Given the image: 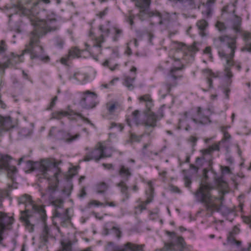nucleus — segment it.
Wrapping results in <instances>:
<instances>
[{
	"instance_id": "1a4fd4ad",
	"label": "nucleus",
	"mask_w": 251,
	"mask_h": 251,
	"mask_svg": "<svg viewBox=\"0 0 251 251\" xmlns=\"http://www.w3.org/2000/svg\"><path fill=\"white\" fill-rule=\"evenodd\" d=\"M83 94L84 96L79 102L81 106L88 109L94 108L97 105V95L90 91H85Z\"/></svg>"
},
{
	"instance_id": "a18cd8bd",
	"label": "nucleus",
	"mask_w": 251,
	"mask_h": 251,
	"mask_svg": "<svg viewBox=\"0 0 251 251\" xmlns=\"http://www.w3.org/2000/svg\"><path fill=\"white\" fill-rule=\"evenodd\" d=\"M215 26L218 30L220 32H223L225 31L226 28L225 24L220 21L217 22Z\"/></svg>"
},
{
	"instance_id": "6e6d98bb",
	"label": "nucleus",
	"mask_w": 251,
	"mask_h": 251,
	"mask_svg": "<svg viewBox=\"0 0 251 251\" xmlns=\"http://www.w3.org/2000/svg\"><path fill=\"white\" fill-rule=\"evenodd\" d=\"M184 181L185 187L190 188L192 183L191 178L189 176H185L184 177Z\"/></svg>"
},
{
	"instance_id": "5701e85b",
	"label": "nucleus",
	"mask_w": 251,
	"mask_h": 251,
	"mask_svg": "<svg viewBox=\"0 0 251 251\" xmlns=\"http://www.w3.org/2000/svg\"><path fill=\"white\" fill-rule=\"evenodd\" d=\"M144 247V244L138 245L130 242H127L122 246L126 251H143Z\"/></svg>"
},
{
	"instance_id": "3c124183",
	"label": "nucleus",
	"mask_w": 251,
	"mask_h": 251,
	"mask_svg": "<svg viewBox=\"0 0 251 251\" xmlns=\"http://www.w3.org/2000/svg\"><path fill=\"white\" fill-rule=\"evenodd\" d=\"M115 35L113 37V40L114 41H117L118 40L119 36L122 34L123 31L120 29L115 28Z\"/></svg>"
},
{
	"instance_id": "4c0bfd02",
	"label": "nucleus",
	"mask_w": 251,
	"mask_h": 251,
	"mask_svg": "<svg viewBox=\"0 0 251 251\" xmlns=\"http://www.w3.org/2000/svg\"><path fill=\"white\" fill-rule=\"evenodd\" d=\"M235 236L229 233L227 238V243L230 245H236L237 246H240L241 242L237 241Z\"/></svg>"
},
{
	"instance_id": "09e8293b",
	"label": "nucleus",
	"mask_w": 251,
	"mask_h": 251,
	"mask_svg": "<svg viewBox=\"0 0 251 251\" xmlns=\"http://www.w3.org/2000/svg\"><path fill=\"white\" fill-rule=\"evenodd\" d=\"M24 53L23 52V54ZM23 54H22L21 56H22ZM20 56L19 55H14V54L12 53L11 54V56L10 57L11 60H12V64L13 66L16 65L17 63H19L20 61Z\"/></svg>"
},
{
	"instance_id": "c756f323",
	"label": "nucleus",
	"mask_w": 251,
	"mask_h": 251,
	"mask_svg": "<svg viewBox=\"0 0 251 251\" xmlns=\"http://www.w3.org/2000/svg\"><path fill=\"white\" fill-rule=\"evenodd\" d=\"M135 76L131 77L129 76H126L125 77V81L124 85L126 86L129 90H132L134 88L133 83L135 80Z\"/></svg>"
},
{
	"instance_id": "423d86ee",
	"label": "nucleus",
	"mask_w": 251,
	"mask_h": 251,
	"mask_svg": "<svg viewBox=\"0 0 251 251\" xmlns=\"http://www.w3.org/2000/svg\"><path fill=\"white\" fill-rule=\"evenodd\" d=\"M26 163L27 166L29 167V169L31 171H34L36 168H38L45 178L48 177L47 174L48 171H50L51 169H56V165L47 160H43L40 163H35L31 161H28L26 162Z\"/></svg>"
},
{
	"instance_id": "dca6fc26",
	"label": "nucleus",
	"mask_w": 251,
	"mask_h": 251,
	"mask_svg": "<svg viewBox=\"0 0 251 251\" xmlns=\"http://www.w3.org/2000/svg\"><path fill=\"white\" fill-rule=\"evenodd\" d=\"M77 116L82 119H83L84 121L86 122L87 123L90 124L91 126H94V124L91 122V121L86 118H85L83 116V115L79 113L75 112L72 110L69 111H58L55 112L52 114V118L54 119H60L62 116Z\"/></svg>"
},
{
	"instance_id": "9d476101",
	"label": "nucleus",
	"mask_w": 251,
	"mask_h": 251,
	"mask_svg": "<svg viewBox=\"0 0 251 251\" xmlns=\"http://www.w3.org/2000/svg\"><path fill=\"white\" fill-rule=\"evenodd\" d=\"M109 157H111V153H105L102 150V145L100 144L98 147L86 154L84 160L88 161L94 159L97 161L101 158Z\"/></svg>"
},
{
	"instance_id": "6e6552de",
	"label": "nucleus",
	"mask_w": 251,
	"mask_h": 251,
	"mask_svg": "<svg viewBox=\"0 0 251 251\" xmlns=\"http://www.w3.org/2000/svg\"><path fill=\"white\" fill-rule=\"evenodd\" d=\"M12 157L8 155H0V170H4L7 172V176L13 180V175L17 172L15 166L11 165Z\"/></svg>"
},
{
	"instance_id": "f8f14e48",
	"label": "nucleus",
	"mask_w": 251,
	"mask_h": 251,
	"mask_svg": "<svg viewBox=\"0 0 251 251\" xmlns=\"http://www.w3.org/2000/svg\"><path fill=\"white\" fill-rule=\"evenodd\" d=\"M58 172L60 171L59 169L57 168ZM59 172H55L53 173V176L54 177L55 182L51 183L50 182L49 184V186H48L46 192L44 193H42V197H47L48 200L50 201H52L53 199H54V195L55 193L57 190L58 187V175Z\"/></svg>"
},
{
	"instance_id": "f257e3e1",
	"label": "nucleus",
	"mask_w": 251,
	"mask_h": 251,
	"mask_svg": "<svg viewBox=\"0 0 251 251\" xmlns=\"http://www.w3.org/2000/svg\"><path fill=\"white\" fill-rule=\"evenodd\" d=\"M54 19L49 21V23L41 22L38 23V27L33 29L28 34L29 43L26 45L24 53H28L31 59H38L47 62L50 60V57L44 53V50L40 44V38L48 32L55 31L59 29V25L55 24Z\"/></svg>"
},
{
	"instance_id": "8fccbe9b",
	"label": "nucleus",
	"mask_w": 251,
	"mask_h": 251,
	"mask_svg": "<svg viewBox=\"0 0 251 251\" xmlns=\"http://www.w3.org/2000/svg\"><path fill=\"white\" fill-rule=\"evenodd\" d=\"M111 229L113 231L114 233L118 239H120L121 238L122 233L119 228L114 226L112 227Z\"/></svg>"
},
{
	"instance_id": "79ce46f5",
	"label": "nucleus",
	"mask_w": 251,
	"mask_h": 251,
	"mask_svg": "<svg viewBox=\"0 0 251 251\" xmlns=\"http://www.w3.org/2000/svg\"><path fill=\"white\" fill-rule=\"evenodd\" d=\"M139 111L138 110L134 111L131 114L132 120L136 124H138L139 122Z\"/></svg>"
},
{
	"instance_id": "20e7f679",
	"label": "nucleus",
	"mask_w": 251,
	"mask_h": 251,
	"mask_svg": "<svg viewBox=\"0 0 251 251\" xmlns=\"http://www.w3.org/2000/svg\"><path fill=\"white\" fill-rule=\"evenodd\" d=\"M214 189V186L209 183L201 184L194 194L198 202L204 204L207 211L212 213L220 210L222 205V201L224 200V193L222 192V196L217 197L212 196L210 191Z\"/></svg>"
},
{
	"instance_id": "13d9d810",
	"label": "nucleus",
	"mask_w": 251,
	"mask_h": 251,
	"mask_svg": "<svg viewBox=\"0 0 251 251\" xmlns=\"http://www.w3.org/2000/svg\"><path fill=\"white\" fill-rule=\"evenodd\" d=\"M89 206L95 205V206H102L103 204L100 202H99L96 200H93L89 202Z\"/></svg>"
},
{
	"instance_id": "a211bd4d",
	"label": "nucleus",
	"mask_w": 251,
	"mask_h": 251,
	"mask_svg": "<svg viewBox=\"0 0 251 251\" xmlns=\"http://www.w3.org/2000/svg\"><path fill=\"white\" fill-rule=\"evenodd\" d=\"M7 50V46L3 40H1L0 43V54L4 53ZM13 66L12 60L10 58H8L7 60L2 63H0V70L2 71V73H4V70L7 68Z\"/></svg>"
},
{
	"instance_id": "58836bf2",
	"label": "nucleus",
	"mask_w": 251,
	"mask_h": 251,
	"mask_svg": "<svg viewBox=\"0 0 251 251\" xmlns=\"http://www.w3.org/2000/svg\"><path fill=\"white\" fill-rule=\"evenodd\" d=\"M203 72L205 73H206L209 77H208L207 78V83L209 85V87L210 88H212V77H216V75H215L212 73L210 70H208V69H205L204 70H203Z\"/></svg>"
},
{
	"instance_id": "c9c22d12",
	"label": "nucleus",
	"mask_w": 251,
	"mask_h": 251,
	"mask_svg": "<svg viewBox=\"0 0 251 251\" xmlns=\"http://www.w3.org/2000/svg\"><path fill=\"white\" fill-rule=\"evenodd\" d=\"M108 188V185L104 182H100L97 185V190L98 193H104Z\"/></svg>"
},
{
	"instance_id": "f3484780",
	"label": "nucleus",
	"mask_w": 251,
	"mask_h": 251,
	"mask_svg": "<svg viewBox=\"0 0 251 251\" xmlns=\"http://www.w3.org/2000/svg\"><path fill=\"white\" fill-rule=\"evenodd\" d=\"M13 222V219L12 217L8 216L4 212H0V228L9 229Z\"/></svg>"
},
{
	"instance_id": "a878e982",
	"label": "nucleus",
	"mask_w": 251,
	"mask_h": 251,
	"mask_svg": "<svg viewBox=\"0 0 251 251\" xmlns=\"http://www.w3.org/2000/svg\"><path fill=\"white\" fill-rule=\"evenodd\" d=\"M49 234L50 228L46 225H45L40 237L41 242L44 245H46V243L48 242Z\"/></svg>"
},
{
	"instance_id": "ddd939ff",
	"label": "nucleus",
	"mask_w": 251,
	"mask_h": 251,
	"mask_svg": "<svg viewBox=\"0 0 251 251\" xmlns=\"http://www.w3.org/2000/svg\"><path fill=\"white\" fill-rule=\"evenodd\" d=\"M184 246V239L182 237H178L175 243H165L161 251H183Z\"/></svg>"
},
{
	"instance_id": "49530a36",
	"label": "nucleus",
	"mask_w": 251,
	"mask_h": 251,
	"mask_svg": "<svg viewBox=\"0 0 251 251\" xmlns=\"http://www.w3.org/2000/svg\"><path fill=\"white\" fill-rule=\"evenodd\" d=\"M192 8H195L201 2V0H185Z\"/></svg>"
},
{
	"instance_id": "338daca9",
	"label": "nucleus",
	"mask_w": 251,
	"mask_h": 251,
	"mask_svg": "<svg viewBox=\"0 0 251 251\" xmlns=\"http://www.w3.org/2000/svg\"><path fill=\"white\" fill-rule=\"evenodd\" d=\"M125 53L128 55H130L132 53V50L130 47H129V43H127V47L125 51Z\"/></svg>"
},
{
	"instance_id": "bf43d9fd",
	"label": "nucleus",
	"mask_w": 251,
	"mask_h": 251,
	"mask_svg": "<svg viewBox=\"0 0 251 251\" xmlns=\"http://www.w3.org/2000/svg\"><path fill=\"white\" fill-rule=\"evenodd\" d=\"M57 100V97L55 96L52 99L50 103V105L49 107L47 108V110H50L51 108L55 105V102Z\"/></svg>"
},
{
	"instance_id": "9b49d317",
	"label": "nucleus",
	"mask_w": 251,
	"mask_h": 251,
	"mask_svg": "<svg viewBox=\"0 0 251 251\" xmlns=\"http://www.w3.org/2000/svg\"><path fill=\"white\" fill-rule=\"evenodd\" d=\"M63 212H60L58 210H54L53 213V221L54 224L55 220H58L62 226H66L71 223V216L69 215V208L64 209Z\"/></svg>"
},
{
	"instance_id": "e2e57ef3",
	"label": "nucleus",
	"mask_w": 251,
	"mask_h": 251,
	"mask_svg": "<svg viewBox=\"0 0 251 251\" xmlns=\"http://www.w3.org/2000/svg\"><path fill=\"white\" fill-rule=\"evenodd\" d=\"M222 173L224 174H230L231 171L230 168L227 166L223 167L222 166Z\"/></svg>"
},
{
	"instance_id": "603ef678",
	"label": "nucleus",
	"mask_w": 251,
	"mask_h": 251,
	"mask_svg": "<svg viewBox=\"0 0 251 251\" xmlns=\"http://www.w3.org/2000/svg\"><path fill=\"white\" fill-rule=\"evenodd\" d=\"M54 42L56 47L60 49H62L63 48L64 43L63 39L57 37L55 39Z\"/></svg>"
},
{
	"instance_id": "052dcab7",
	"label": "nucleus",
	"mask_w": 251,
	"mask_h": 251,
	"mask_svg": "<svg viewBox=\"0 0 251 251\" xmlns=\"http://www.w3.org/2000/svg\"><path fill=\"white\" fill-rule=\"evenodd\" d=\"M220 144H219V142L217 144H215L210 146L212 151H220Z\"/></svg>"
},
{
	"instance_id": "412c9836",
	"label": "nucleus",
	"mask_w": 251,
	"mask_h": 251,
	"mask_svg": "<svg viewBox=\"0 0 251 251\" xmlns=\"http://www.w3.org/2000/svg\"><path fill=\"white\" fill-rule=\"evenodd\" d=\"M100 29L102 34L99 37L96 38L94 47L99 48V51H101V44L105 41L104 36H108L110 33V29L109 28L104 29L102 25H100Z\"/></svg>"
},
{
	"instance_id": "a19ab883",
	"label": "nucleus",
	"mask_w": 251,
	"mask_h": 251,
	"mask_svg": "<svg viewBox=\"0 0 251 251\" xmlns=\"http://www.w3.org/2000/svg\"><path fill=\"white\" fill-rule=\"evenodd\" d=\"M31 133V129L28 127H23L20 129L19 133L22 136H27Z\"/></svg>"
},
{
	"instance_id": "ea45409f",
	"label": "nucleus",
	"mask_w": 251,
	"mask_h": 251,
	"mask_svg": "<svg viewBox=\"0 0 251 251\" xmlns=\"http://www.w3.org/2000/svg\"><path fill=\"white\" fill-rule=\"evenodd\" d=\"M244 37L246 39H251V34L248 32L244 33ZM242 51H248L251 52V43L247 44L246 47L242 49Z\"/></svg>"
},
{
	"instance_id": "393cba45",
	"label": "nucleus",
	"mask_w": 251,
	"mask_h": 251,
	"mask_svg": "<svg viewBox=\"0 0 251 251\" xmlns=\"http://www.w3.org/2000/svg\"><path fill=\"white\" fill-rule=\"evenodd\" d=\"M63 139L65 142L70 143L75 141L80 137L79 133H76L75 135H73L69 132H63Z\"/></svg>"
},
{
	"instance_id": "0eeeda50",
	"label": "nucleus",
	"mask_w": 251,
	"mask_h": 251,
	"mask_svg": "<svg viewBox=\"0 0 251 251\" xmlns=\"http://www.w3.org/2000/svg\"><path fill=\"white\" fill-rule=\"evenodd\" d=\"M40 3V1H38L36 3H34L33 6L30 9H25L24 10V13L29 16V18L30 19V21L31 24L34 26L35 28L34 29L38 28V23L41 22H44L45 23H49V21H50L52 19H54L56 21V23L55 24L57 25H59L57 22V20L55 18H50L47 17L46 20H40L37 17L38 14L39 13V4Z\"/></svg>"
},
{
	"instance_id": "0e129e2a",
	"label": "nucleus",
	"mask_w": 251,
	"mask_h": 251,
	"mask_svg": "<svg viewBox=\"0 0 251 251\" xmlns=\"http://www.w3.org/2000/svg\"><path fill=\"white\" fill-rule=\"evenodd\" d=\"M212 152L210 147L202 150V153L203 155L210 154Z\"/></svg>"
},
{
	"instance_id": "c85d7f7f",
	"label": "nucleus",
	"mask_w": 251,
	"mask_h": 251,
	"mask_svg": "<svg viewBox=\"0 0 251 251\" xmlns=\"http://www.w3.org/2000/svg\"><path fill=\"white\" fill-rule=\"evenodd\" d=\"M182 69V67H173L170 70V75L175 80L181 78L182 76L179 74V72Z\"/></svg>"
},
{
	"instance_id": "7ed1b4c3",
	"label": "nucleus",
	"mask_w": 251,
	"mask_h": 251,
	"mask_svg": "<svg viewBox=\"0 0 251 251\" xmlns=\"http://www.w3.org/2000/svg\"><path fill=\"white\" fill-rule=\"evenodd\" d=\"M19 204H24L25 205V211L21 212L20 219L23 223L26 229L29 232L34 230V223L33 221V216L29 213V210H32L36 215H38L44 221L46 217V211L43 206H39L33 203L31 197L25 194L18 199Z\"/></svg>"
},
{
	"instance_id": "f03ea898",
	"label": "nucleus",
	"mask_w": 251,
	"mask_h": 251,
	"mask_svg": "<svg viewBox=\"0 0 251 251\" xmlns=\"http://www.w3.org/2000/svg\"><path fill=\"white\" fill-rule=\"evenodd\" d=\"M214 46L218 48L221 47V44L226 43V47L224 50L218 51V54L221 59L225 60V75L227 78H231L233 75L230 71L231 67L234 65L233 58L234 56L236 47V37H232L227 35L220 36L213 39Z\"/></svg>"
},
{
	"instance_id": "37998d69",
	"label": "nucleus",
	"mask_w": 251,
	"mask_h": 251,
	"mask_svg": "<svg viewBox=\"0 0 251 251\" xmlns=\"http://www.w3.org/2000/svg\"><path fill=\"white\" fill-rule=\"evenodd\" d=\"M141 137L137 136L134 133H131L129 139L127 141L128 143H133L135 142H139L141 140Z\"/></svg>"
},
{
	"instance_id": "e433bc0d",
	"label": "nucleus",
	"mask_w": 251,
	"mask_h": 251,
	"mask_svg": "<svg viewBox=\"0 0 251 251\" xmlns=\"http://www.w3.org/2000/svg\"><path fill=\"white\" fill-rule=\"evenodd\" d=\"M221 131L223 132L224 134V137L222 138V139L219 142V144H221L224 142L227 141L229 140L231 138L230 134L227 131L226 127H221Z\"/></svg>"
},
{
	"instance_id": "4468645a",
	"label": "nucleus",
	"mask_w": 251,
	"mask_h": 251,
	"mask_svg": "<svg viewBox=\"0 0 251 251\" xmlns=\"http://www.w3.org/2000/svg\"><path fill=\"white\" fill-rule=\"evenodd\" d=\"M14 127L12 119L9 116L4 117L0 115V142L4 133L10 131Z\"/></svg>"
},
{
	"instance_id": "680f3d73",
	"label": "nucleus",
	"mask_w": 251,
	"mask_h": 251,
	"mask_svg": "<svg viewBox=\"0 0 251 251\" xmlns=\"http://www.w3.org/2000/svg\"><path fill=\"white\" fill-rule=\"evenodd\" d=\"M239 231H240V229L238 227H237V226H235L232 230L229 232V234H231V235H233L234 236H235L236 235H237V234H238L239 233Z\"/></svg>"
},
{
	"instance_id": "774afa93",
	"label": "nucleus",
	"mask_w": 251,
	"mask_h": 251,
	"mask_svg": "<svg viewBox=\"0 0 251 251\" xmlns=\"http://www.w3.org/2000/svg\"><path fill=\"white\" fill-rule=\"evenodd\" d=\"M112 251H126L123 248L120 246H114Z\"/></svg>"
},
{
	"instance_id": "2f4dec72",
	"label": "nucleus",
	"mask_w": 251,
	"mask_h": 251,
	"mask_svg": "<svg viewBox=\"0 0 251 251\" xmlns=\"http://www.w3.org/2000/svg\"><path fill=\"white\" fill-rule=\"evenodd\" d=\"M202 5L204 8V9L202 11V15L205 18L210 17L212 16L213 10L212 5H210L208 3H203Z\"/></svg>"
},
{
	"instance_id": "72a5a7b5",
	"label": "nucleus",
	"mask_w": 251,
	"mask_h": 251,
	"mask_svg": "<svg viewBox=\"0 0 251 251\" xmlns=\"http://www.w3.org/2000/svg\"><path fill=\"white\" fill-rule=\"evenodd\" d=\"M61 247L58 249V251H72V244L71 242L68 241L65 242L62 241L61 242Z\"/></svg>"
},
{
	"instance_id": "f704fd0d",
	"label": "nucleus",
	"mask_w": 251,
	"mask_h": 251,
	"mask_svg": "<svg viewBox=\"0 0 251 251\" xmlns=\"http://www.w3.org/2000/svg\"><path fill=\"white\" fill-rule=\"evenodd\" d=\"M119 107V104L117 102H109L106 104V109L110 114H113Z\"/></svg>"
},
{
	"instance_id": "2eb2a0df",
	"label": "nucleus",
	"mask_w": 251,
	"mask_h": 251,
	"mask_svg": "<svg viewBox=\"0 0 251 251\" xmlns=\"http://www.w3.org/2000/svg\"><path fill=\"white\" fill-rule=\"evenodd\" d=\"M83 51V50H80L77 47H72L69 50L68 54L60 59V62L62 64L66 65L69 60L80 57Z\"/></svg>"
},
{
	"instance_id": "69168bd1",
	"label": "nucleus",
	"mask_w": 251,
	"mask_h": 251,
	"mask_svg": "<svg viewBox=\"0 0 251 251\" xmlns=\"http://www.w3.org/2000/svg\"><path fill=\"white\" fill-rule=\"evenodd\" d=\"M176 85V83L175 82L174 84L172 85L170 83H167L165 86L166 89H167V93H169L172 87L175 86Z\"/></svg>"
},
{
	"instance_id": "cd10ccee",
	"label": "nucleus",
	"mask_w": 251,
	"mask_h": 251,
	"mask_svg": "<svg viewBox=\"0 0 251 251\" xmlns=\"http://www.w3.org/2000/svg\"><path fill=\"white\" fill-rule=\"evenodd\" d=\"M127 181L124 180H120V181L117 184V186L120 188L121 192L125 195L126 199H128L129 198V195L127 192L128 186L126 184V182Z\"/></svg>"
},
{
	"instance_id": "5fc2aeb1",
	"label": "nucleus",
	"mask_w": 251,
	"mask_h": 251,
	"mask_svg": "<svg viewBox=\"0 0 251 251\" xmlns=\"http://www.w3.org/2000/svg\"><path fill=\"white\" fill-rule=\"evenodd\" d=\"M176 49L177 50L184 51L185 50H187V47L185 44L181 43H178L176 44Z\"/></svg>"
},
{
	"instance_id": "de8ad7c7",
	"label": "nucleus",
	"mask_w": 251,
	"mask_h": 251,
	"mask_svg": "<svg viewBox=\"0 0 251 251\" xmlns=\"http://www.w3.org/2000/svg\"><path fill=\"white\" fill-rule=\"evenodd\" d=\"M16 186L14 187V185L13 184L12 185L8 184V190H7L6 191H3L0 193L1 197L3 198V197H8L9 195V192L12 189V188H16Z\"/></svg>"
},
{
	"instance_id": "6ab92c4d",
	"label": "nucleus",
	"mask_w": 251,
	"mask_h": 251,
	"mask_svg": "<svg viewBox=\"0 0 251 251\" xmlns=\"http://www.w3.org/2000/svg\"><path fill=\"white\" fill-rule=\"evenodd\" d=\"M118 173L122 178L121 180L124 181H128L132 175V169L123 164L119 165Z\"/></svg>"
},
{
	"instance_id": "864d4df0",
	"label": "nucleus",
	"mask_w": 251,
	"mask_h": 251,
	"mask_svg": "<svg viewBox=\"0 0 251 251\" xmlns=\"http://www.w3.org/2000/svg\"><path fill=\"white\" fill-rule=\"evenodd\" d=\"M129 16L127 18L126 21L128 22L131 25H134L133 20L135 18V16L132 14L131 11H129Z\"/></svg>"
},
{
	"instance_id": "39448f33",
	"label": "nucleus",
	"mask_w": 251,
	"mask_h": 251,
	"mask_svg": "<svg viewBox=\"0 0 251 251\" xmlns=\"http://www.w3.org/2000/svg\"><path fill=\"white\" fill-rule=\"evenodd\" d=\"M207 112H210V110L209 109L207 110H202L201 107H197L196 110L197 118L195 117V116L193 115V110H191L188 112H185L184 113V116L186 118H188L189 116H190L192 120L196 124L206 125L212 123L209 117L206 115Z\"/></svg>"
},
{
	"instance_id": "aec40b11",
	"label": "nucleus",
	"mask_w": 251,
	"mask_h": 251,
	"mask_svg": "<svg viewBox=\"0 0 251 251\" xmlns=\"http://www.w3.org/2000/svg\"><path fill=\"white\" fill-rule=\"evenodd\" d=\"M146 119L143 122V124L146 127H154L156 126L157 116L152 111L145 113Z\"/></svg>"
},
{
	"instance_id": "c03bdc74",
	"label": "nucleus",
	"mask_w": 251,
	"mask_h": 251,
	"mask_svg": "<svg viewBox=\"0 0 251 251\" xmlns=\"http://www.w3.org/2000/svg\"><path fill=\"white\" fill-rule=\"evenodd\" d=\"M216 183L220 186L222 187H225L226 186V182L224 179L223 176L217 177L216 179Z\"/></svg>"
},
{
	"instance_id": "7c9ffc66",
	"label": "nucleus",
	"mask_w": 251,
	"mask_h": 251,
	"mask_svg": "<svg viewBox=\"0 0 251 251\" xmlns=\"http://www.w3.org/2000/svg\"><path fill=\"white\" fill-rule=\"evenodd\" d=\"M153 190V188L152 187V186H150V189H149L150 193V195L148 196L147 199L146 201H145V202L142 203L141 204H140L139 205V207H140V208L142 210L146 209V205L147 204H149L152 201V200L153 199V196L152 194Z\"/></svg>"
},
{
	"instance_id": "4d7b16f0",
	"label": "nucleus",
	"mask_w": 251,
	"mask_h": 251,
	"mask_svg": "<svg viewBox=\"0 0 251 251\" xmlns=\"http://www.w3.org/2000/svg\"><path fill=\"white\" fill-rule=\"evenodd\" d=\"M109 60H106L103 63V65L105 67H108L111 71H114L117 68V67L118 66V64H115V66L113 67H109Z\"/></svg>"
},
{
	"instance_id": "4be33fe9",
	"label": "nucleus",
	"mask_w": 251,
	"mask_h": 251,
	"mask_svg": "<svg viewBox=\"0 0 251 251\" xmlns=\"http://www.w3.org/2000/svg\"><path fill=\"white\" fill-rule=\"evenodd\" d=\"M241 24V18L236 14H234L233 17L230 20V25L236 33H242Z\"/></svg>"
},
{
	"instance_id": "473e14b6",
	"label": "nucleus",
	"mask_w": 251,
	"mask_h": 251,
	"mask_svg": "<svg viewBox=\"0 0 251 251\" xmlns=\"http://www.w3.org/2000/svg\"><path fill=\"white\" fill-rule=\"evenodd\" d=\"M50 202L55 207V210L63 209L64 201L62 199H53L52 201H50Z\"/></svg>"
},
{
	"instance_id": "b1692460",
	"label": "nucleus",
	"mask_w": 251,
	"mask_h": 251,
	"mask_svg": "<svg viewBox=\"0 0 251 251\" xmlns=\"http://www.w3.org/2000/svg\"><path fill=\"white\" fill-rule=\"evenodd\" d=\"M139 100L141 101H145L146 102V107L148 110L147 112L151 111V108L153 105V101L150 95H145L139 98Z\"/></svg>"
},
{
	"instance_id": "bb28decb",
	"label": "nucleus",
	"mask_w": 251,
	"mask_h": 251,
	"mask_svg": "<svg viewBox=\"0 0 251 251\" xmlns=\"http://www.w3.org/2000/svg\"><path fill=\"white\" fill-rule=\"evenodd\" d=\"M208 24L205 20L202 19L198 21L197 26L200 30V34L201 36H205L204 30L208 26Z\"/></svg>"
}]
</instances>
